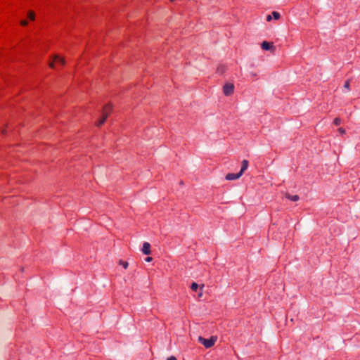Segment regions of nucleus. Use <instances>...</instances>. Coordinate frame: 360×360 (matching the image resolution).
<instances>
[{
    "label": "nucleus",
    "mask_w": 360,
    "mask_h": 360,
    "mask_svg": "<svg viewBox=\"0 0 360 360\" xmlns=\"http://www.w3.org/2000/svg\"><path fill=\"white\" fill-rule=\"evenodd\" d=\"M49 67L51 68H55V65H54V63L53 61L49 63Z\"/></svg>",
    "instance_id": "22"
},
{
    "label": "nucleus",
    "mask_w": 360,
    "mask_h": 360,
    "mask_svg": "<svg viewBox=\"0 0 360 360\" xmlns=\"http://www.w3.org/2000/svg\"><path fill=\"white\" fill-rule=\"evenodd\" d=\"M261 47H262V49L266 50V51L274 49L273 44L272 43H269V42H268L266 41H264L262 43Z\"/></svg>",
    "instance_id": "5"
},
{
    "label": "nucleus",
    "mask_w": 360,
    "mask_h": 360,
    "mask_svg": "<svg viewBox=\"0 0 360 360\" xmlns=\"http://www.w3.org/2000/svg\"><path fill=\"white\" fill-rule=\"evenodd\" d=\"M108 117V113L105 115H103L102 118L97 123L98 126L103 124Z\"/></svg>",
    "instance_id": "10"
},
{
    "label": "nucleus",
    "mask_w": 360,
    "mask_h": 360,
    "mask_svg": "<svg viewBox=\"0 0 360 360\" xmlns=\"http://www.w3.org/2000/svg\"><path fill=\"white\" fill-rule=\"evenodd\" d=\"M119 263H120V264L122 265V266L124 269H127L129 266V263L127 262H124L122 260H120Z\"/></svg>",
    "instance_id": "12"
},
{
    "label": "nucleus",
    "mask_w": 360,
    "mask_h": 360,
    "mask_svg": "<svg viewBox=\"0 0 360 360\" xmlns=\"http://www.w3.org/2000/svg\"><path fill=\"white\" fill-rule=\"evenodd\" d=\"M286 198L292 201H297L300 199V197L297 195H291L290 194H287Z\"/></svg>",
    "instance_id": "9"
},
{
    "label": "nucleus",
    "mask_w": 360,
    "mask_h": 360,
    "mask_svg": "<svg viewBox=\"0 0 360 360\" xmlns=\"http://www.w3.org/2000/svg\"><path fill=\"white\" fill-rule=\"evenodd\" d=\"M234 86L232 84H226L224 86L223 91L226 96H230L233 93Z\"/></svg>",
    "instance_id": "2"
},
{
    "label": "nucleus",
    "mask_w": 360,
    "mask_h": 360,
    "mask_svg": "<svg viewBox=\"0 0 360 360\" xmlns=\"http://www.w3.org/2000/svg\"><path fill=\"white\" fill-rule=\"evenodd\" d=\"M198 340V342L203 345V346L205 348H210L214 345L217 340V338L216 336H212L209 339H205L201 336H199Z\"/></svg>",
    "instance_id": "1"
},
{
    "label": "nucleus",
    "mask_w": 360,
    "mask_h": 360,
    "mask_svg": "<svg viewBox=\"0 0 360 360\" xmlns=\"http://www.w3.org/2000/svg\"><path fill=\"white\" fill-rule=\"evenodd\" d=\"M198 288V285L196 283H193L191 285V288L193 291H196Z\"/></svg>",
    "instance_id": "13"
},
{
    "label": "nucleus",
    "mask_w": 360,
    "mask_h": 360,
    "mask_svg": "<svg viewBox=\"0 0 360 360\" xmlns=\"http://www.w3.org/2000/svg\"><path fill=\"white\" fill-rule=\"evenodd\" d=\"M272 19V16L271 15H268L266 16V20L270 21Z\"/></svg>",
    "instance_id": "23"
},
{
    "label": "nucleus",
    "mask_w": 360,
    "mask_h": 360,
    "mask_svg": "<svg viewBox=\"0 0 360 360\" xmlns=\"http://www.w3.org/2000/svg\"><path fill=\"white\" fill-rule=\"evenodd\" d=\"M344 89L349 90V81L347 80L344 84Z\"/></svg>",
    "instance_id": "15"
},
{
    "label": "nucleus",
    "mask_w": 360,
    "mask_h": 360,
    "mask_svg": "<svg viewBox=\"0 0 360 360\" xmlns=\"http://www.w3.org/2000/svg\"><path fill=\"white\" fill-rule=\"evenodd\" d=\"M224 71V67H219L217 68V72H219V73H223Z\"/></svg>",
    "instance_id": "17"
},
{
    "label": "nucleus",
    "mask_w": 360,
    "mask_h": 360,
    "mask_svg": "<svg viewBox=\"0 0 360 360\" xmlns=\"http://www.w3.org/2000/svg\"><path fill=\"white\" fill-rule=\"evenodd\" d=\"M1 133H2L3 134H6V130L2 129V130H1Z\"/></svg>",
    "instance_id": "24"
},
{
    "label": "nucleus",
    "mask_w": 360,
    "mask_h": 360,
    "mask_svg": "<svg viewBox=\"0 0 360 360\" xmlns=\"http://www.w3.org/2000/svg\"><path fill=\"white\" fill-rule=\"evenodd\" d=\"M272 17L275 19V20H278L281 17V15L278 12H276V11H273L272 13Z\"/></svg>",
    "instance_id": "11"
},
{
    "label": "nucleus",
    "mask_w": 360,
    "mask_h": 360,
    "mask_svg": "<svg viewBox=\"0 0 360 360\" xmlns=\"http://www.w3.org/2000/svg\"><path fill=\"white\" fill-rule=\"evenodd\" d=\"M141 251L144 255H150L151 252L150 243L148 242H144L143 244V248H142Z\"/></svg>",
    "instance_id": "3"
},
{
    "label": "nucleus",
    "mask_w": 360,
    "mask_h": 360,
    "mask_svg": "<svg viewBox=\"0 0 360 360\" xmlns=\"http://www.w3.org/2000/svg\"><path fill=\"white\" fill-rule=\"evenodd\" d=\"M167 360H177L174 356H171L167 359Z\"/></svg>",
    "instance_id": "20"
},
{
    "label": "nucleus",
    "mask_w": 360,
    "mask_h": 360,
    "mask_svg": "<svg viewBox=\"0 0 360 360\" xmlns=\"http://www.w3.org/2000/svg\"><path fill=\"white\" fill-rule=\"evenodd\" d=\"M28 18L31 20H34V13L33 11H30L28 13Z\"/></svg>",
    "instance_id": "14"
},
{
    "label": "nucleus",
    "mask_w": 360,
    "mask_h": 360,
    "mask_svg": "<svg viewBox=\"0 0 360 360\" xmlns=\"http://www.w3.org/2000/svg\"><path fill=\"white\" fill-rule=\"evenodd\" d=\"M112 110V106L110 104L106 105L104 106L103 109V115H105L108 113V116L110 115V112Z\"/></svg>",
    "instance_id": "7"
},
{
    "label": "nucleus",
    "mask_w": 360,
    "mask_h": 360,
    "mask_svg": "<svg viewBox=\"0 0 360 360\" xmlns=\"http://www.w3.org/2000/svg\"><path fill=\"white\" fill-rule=\"evenodd\" d=\"M202 295V292H200V293H199L198 296H199V297H201Z\"/></svg>",
    "instance_id": "25"
},
{
    "label": "nucleus",
    "mask_w": 360,
    "mask_h": 360,
    "mask_svg": "<svg viewBox=\"0 0 360 360\" xmlns=\"http://www.w3.org/2000/svg\"><path fill=\"white\" fill-rule=\"evenodd\" d=\"M27 21L25 20H21L20 21V25H22V26H26L27 25Z\"/></svg>",
    "instance_id": "18"
},
{
    "label": "nucleus",
    "mask_w": 360,
    "mask_h": 360,
    "mask_svg": "<svg viewBox=\"0 0 360 360\" xmlns=\"http://www.w3.org/2000/svg\"><path fill=\"white\" fill-rule=\"evenodd\" d=\"M338 131L341 134H344L345 133V130L343 129V128H339L338 129Z\"/></svg>",
    "instance_id": "19"
},
{
    "label": "nucleus",
    "mask_w": 360,
    "mask_h": 360,
    "mask_svg": "<svg viewBox=\"0 0 360 360\" xmlns=\"http://www.w3.org/2000/svg\"><path fill=\"white\" fill-rule=\"evenodd\" d=\"M248 161L246 160H243L242 161V165L241 169L239 173H241V175H243V172L248 169Z\"/></svg>",
    "instance_id": "6"
},
{
    "label": "nucleus",
    "mask_w": 360,
    "mask_h": 360,
    "mask_svg": "<svg viewBox=\"0 0 360 360\" xmlns=\"http://www.w3.org/2000/svg\"><path fill=\"white\" fill-rule=\"evenodd\" d=\"M152 259H152V257H146V259H145V260H146L147 262H151V261H152Z\"/></svg>",
    "instance_id": "21"
},
{
    "label": "nucleus",
    "mask_w": 360,
    "mask_h": 360,
    "mask_svg": "<svg viewBox=\"0 0 360 360\" xmlns=\"http://www.w3.org/2000/svg\"><path fill=\"white\" fill-rule=\"evenodd\" d=\"M241 176H242L241 173H239V172L237 174L229 173V174H226V179L228 181L236 180V179H239Z\"/></svg>",
    "instance_id": "4"
},
{
    "label": "nucleus",
    "mask_w": 360,
    "mask_h": 360,
    "mask_svg": "<svg viewBox=\"0 0 360 360\" xmlns=\"http://www.w3.org/2000/svg\"><path fill=\"white\" fill-rule=\"evenodd\" d=\"M340 119L338 118V117H336L334 121H333V123L335 124V125H339L340 124Z\"/></svg>",
    "instance_id": "16"
},
{
    "label": "nucleus",
    "mask_w": 360,
    "mask_h": 360,
    "mask_svg": "<svg viewBox=\"0 0 360 360\" xmlns=\"http://www.w3.org/2000/svg\"><path fill=\"white\" fill-rule=\"evenodd\" d=\"M53 60H58L62 65L65 64V60L63 58L60 57L58 55H54L53 57Z\"/></svg>",
    "instance_id": "8"
}]
</instances>
